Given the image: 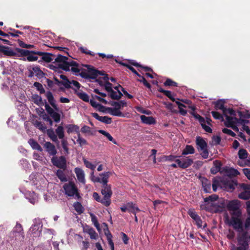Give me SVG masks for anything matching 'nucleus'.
Masks as SVG:
<instances>
[{
	"instance_id": "obj_25",
	"label": "nucleus",
	"mask_w": 250,
	"mask_h": 250,
	"mask_svg": "<svg viewBox=\"0 0 250 250\" xmlns=\"http://www.w3.org/2000/svg\"><path fill=\"white\" fill-rule=\"evenodd\" d=\"M25 197L32 204H35L38 201V196L34 192L29 191L25 194Z\"/></svg>"
},
{
	"instance_id": "obj_62",
	"label": "nucleus",
	"mask_w": 250,
	"mask_h": 250,
	"mask_svg": "<svg viewBox=\"0 0 250 250\" xmlns=\"http://www.w3.org/2000/svg\"><path fill=\"white\" fill-rule=\"evenodd\" d=\"M222 132L224 133L227 134L230 136L234 137V132H233L231 129L224 128L222 129Z\"/></svg>"
},
{
	"instance_id": "obj_41",
	"label": "nucleus",
	"mask_w": 250,
	"mask_h": 250,
	"mask_svg": "<svg viewBox=\"0 0 250 250\" xmlns=\"http://www.w3.org/2000/svg\"><path fill=\"white\" fill-rule=\"evenodd\" d=\"M73 206L75 210L78 214H80L83 212V208L80 202H77L74 203Z\"/></svg>"
},
{
	"instance_id": "obj_2",
	"label": "nucleus",
	"mask_w": 250,
	"mask_h": 250,
	"mask_svg": "<svg viewBox=\"0 0 250 250\" xmlns=\"http://www.w3.org/2000/svg\"><path fill=\"white\" fill-rule=\"evenodd\" d=\"M201 209L209 211L211 212L220 213L224 211V222L229 227L227 237L230 241V250H234V200L226 201L211 203L210 206L205 207L201 205Z\"/></svg>"
},
{
	"instance_id": "obj_42",
	"label": "nucleus",
	"mask_w": 250,
	"mask_h": 250,
	"mask_svg": "<svg viewBox=\"0 0 250 250\" xmlns=\"http://www.w3.org/2000/svg\"><path fill=\"white\" fill-rule=\"evenodd\" d=\"M112 105L115 107L120 109L126 105V103L125 101H120L119 102H114Z\"/></svg>"
},
{
	"instance_id": "obj_40",
	"label": "nucleus",
	"mask_w": 250,
	"mask_h": 250,
	"mask_svg": "<svg viewBox=\"0 0 250 250\" xmlns=\"http://www.w3.org/2000/svg\"><path fill=\"white\" fill-rule=\"evenodd\" d=\"M90 103L92 107L97 109L99 111H103V109L104 108L103 105L98 103L97 102L93 100H90Z\"/></svg>"
},
{
	"instance_id": "obj_5",
	"label": "nucleus",
	"mask_w": 250,
	"mask_h": 250,
	"mask_svg": "<svg viewBox=\"0 0 250 250\" xmlns=\"http://www.w3.org/2000/svg\"><path fill=\"white\" fill-rule=\"evenodd\" d=\"M235 231L238 232V242L239 246L237 250H247L248 248V232L243 228L242 221L235 217Z\"/></svg>"
},
{
	"instance_id": "obj_20",
	"label": "nucleus",
	"mask_w": 250,
	"mask_h": 250,
	"mask_svg": "<svg viewBox=\"0 0 250 250\" xmlns=\"http://www.w3.org/2000/svg\"><path fill=\"white\" fill-rule=\"evenodd\" d=\"M63 86L66 88H71L75 90H77L79 89L81 87V84L79 82L76 81L72 80V81H66L64 83Z\"/></svg>"
},
{
	"instance_id": "obj_52",
	"label": "nucleus",
	"mask_w": 250,
	"mask_h": 250,
	"mask_svg": "<svg viewBox=\"0 0 250 250\" xmlns=\"http://www.w3.org/2000/svg\"><path fill=\"white\" fill-rule=\"evenodd\" d=\"M93 197L96 201L100 202L104 205V202H105L104 201V197L101 199L98 193L97 192H94L93 193Z\"/></svg>"
},
{
	"instance_id": "obj_58",
	"label": "nucleus",
	"mask_w": 250,
	"mask_h": 250,
	"mask_svg": "<svg viewBox=\"0 0 250 250\" xmlns=\"http://www.w3.org/2000/svg\"><path fill=\"white\" fill-rule=\"evenodd\" d=\"M164 85L165 86H177V83L172 81L170 79H167L166 82L164 83Z\"/></svg>"
},
{
	"instance_id": "obj_28",
	"label": "nucleus",
	"mask_w": 250,
	"mask_h": 250,
	"mask_svg": "<svg viewBox=\"0 0 250 250\" xmlns=\"http://www.w3.org/2000/svg\"><path fill=\"white\" fill-rule=\"evenodd\" d=\"M202 183L205 192L206 193H210L211 185L210 181L206 178H203Z\"/></svg>"
},
{
	"instance_id": "obj_15",
	"label": "nucleus",
	"mask_w": 250,
	"mask_h": 250,
	"mask_svg": "<svg viewBox=\"0 0 250 250\" xmlns=\"http://www.w3.org/2000/svg\"><path fill=\"white\" fill-rule=\"evenodd\" d=\"M44 106L46 112L53 119L54 121L57 123H59L60 121V115L57 112V111H55L54 108L51 107L47 103H45Z\"/></svg>"
},
{
	"instance_id": "obj_22",
	"label": "nucleus",
	"mask_w": 250,
	"mask_h": 250,
	"mask_svg": "<svg viewBox=\"0 0 250 250\" xmlns=\"http://www.w3.org/2000/svg\"><path fill=\"white\" fill-rule=\"evenodd\" d=\"M46 98L47 99L48 102L50 105L54 108L55 111H59V108L56 104V101L54 98L52 93L48 91L45 94Z\"/></svg>"
},
{
	"instance_id": "obj_37",
	"label": "nucleus",
	"mask_w": 250,
	"mask_h": 250,
	"mask_svg": "<svg viewBox=\"0 0 250 250\" xmlns=\"http://www.w3.org/2000/svg\"><path fill=\"white\" fill-rule=\"evenodd\" d=\"M83 163H84L85 166L87 168H89L91 170H92V172H94V170L95 168H96V165L93 164L92 163L88 161L84 158H83Z\"/></svg>"
},
{
	"instance_id": "obj_56",
	"label": "nucleus",
	"mask_w": 250,
	"mask_h": 250,
	"mask_svg": "<svg viewBox=\"0 0 250 250\" xmlns=\"http://www.w3.org/2000/svg\"><path fill=\"white\" fill-rule=\"evenodd\" d=\"M211 114L215 119L221 120V121L224 120L223 115L216 111H212Z\"/></svg>"
},
{
	"instance_id": "obj_60",
	"label": "nucleus",
	"mask_w": 250,
	"mask_h": 250,
	"mask_svg": "<svg viewBox=\"0 0 250 250\" xmlns=\"http://www.w3.org/2000/svg\"><path fill=\"white\" fill-rule=\"evenodd\" d=\"M79 49L82 52L86 54H89L92 56H93L95 54L93 52L88 50V49L84 47H80L79 48Z\"/></svg>"
},
{
	"instance_id": "obj_12",
	"label": "nucleus",
	"mask_w": 250,
	"mask_h": 250,
	"mask_svg": "<svg viewBox=\"0 0 250 250\" xmlns=\"http://www.w3.org/2000/svg\"><path fill=\"white\" fill-rule=\"evenodd\" d=\"M249 123V121L247 119H238L235 117V132H238V126H242L241 131H245L250 136V129L246 125Z\"/></svg>"
},
{
	"instance_id": "obj_3",
	"label": "nucleus",
	"mask_w": 250,
	"mask_h": 250,
	"mask_svg": "<svg viewBox=\"0 0 250 250\" xmlns=\"http://www.w3.org/2000/svg\"><path fill=\"white\" fill-rule=\"evenodd\" d=\"M221 163L215 160L213 162V167L211 169L212 174L220 172L222 177L217 176L212 180V187L215 192L218 188L232 192L234 189V168L225 166L221 167Z\"/></svg>"
},
{
	"instance_id": "obj_30",
	"label": "nucleus",
	"mask_w": 250,
	"mask_h": 250,
	"mask_svg": "<svg viewBox=\"0 0 250 250\" xmlns=\"http://www.w3.org/2000/svg\"><path fill=\"white\" fill-rule=\"evenodd\" d=\"M236 113L239 115L240 118L239 119H247L250 118V112L247 110H244L243 111L236 110L235 109V114Z\"/></svg>"
},
{
	"instance_id": "obj_50",
	"label": "nucleus",
	"mask_w": 250,
	"mask_h": 250,
	"mask_svg": "<svg viewBox=\"0 0 250 250\" xmlns=\"http://www.w3.org/2000/svg\"><path fill=\"white\" fill-rule=\"evenodd\" d=\"M78 95L79 97L83 100L84 102H89V96L85 92H79L78 93Z\"/></svg>"
},
{
	"instance_id": "obj_7",
	"label": "nucleus",
	"mask_w": 250,
	"mask_h": 250,
	"mask_svg": "<svg viewBox=\"0 0 250 250\" xmlns=\"http://www.w3.org/2000/svg\"><path fill=\"white\" fill-rule=\"evenodd\" d=\"M64 193L69 197H72L74 199L79 200L81 196L79 190L73 182H69L65 183L63 186Z\"/></svg>"
},
{
	"instance_id": "obj_53",
	"label": "nucleus",
	"mask_w": 250,
	"mask_h": 250,
	"mask_svg": "<svg viewBox=\"0 0 250 250\" xmlns=\"http://www.w3.org/2000/svg\"><path fill=\"white\" fill-rule=\"evenodd\" d=\"M0 51L5 53L6 54L11 55L13 52L9 49V47L0 45Z\"/></svg>"
},
{
	"instance_id": "obj_21",
	"label": "nucleus",
	"mask_w": 250,
	"mask_h": 250,
	"mask_svg": "<svg viewBox=\"0 0 250 250\" xmlns=\"http://www.w3.org/2000/svg\"><path fill=\"white\" fill-rule=\"evenodd\" d=\"M74 172L76 173L78 181L80 183L85 184V179L84 171L80 167H76L74 169Z\"/></svg>"
},
{
	"instance_id": "obj_29",
	"label": "nucleus",
	"mask_w": 250,
	"mask_h": 250,
	"mask_svg": "<svg viewBox=\"0 0 250 250\" xmlns=\"http://www.w3.org/2000/svg\"><path fill=\"white\" fill-rule=\"evenodd\" d=\"M195 152V149L191 145H186L182 151V156L193 154Z\"/></svg>"
},
{
	"instance_id": "obj_54",
	"label": "nucleus",
	"mask_w": 250,
	"mask_h": 250,
	"mask_svg": "<svg viewBox=\"0 0 250 250\" xmlns=\"http://www.w3.org/2000/svg\"><path fill=\"white\" fill-rule=\"evenodd\" d=\"M87 232L90 235V238L92 239H96L97 237V234L95 231L92 228L89 229L87 230Z\"/></svg>"
},
{
	"instance_id": "obj_59",
	"label": "nucleus",
	"mask_w": 250,
	"mask_h": 250,
	"mask_svg": "<svg viewBox=\"0 0 250 250\" xmlns=\"http://www.w3.org/2000/svg\"><path fill=\"white\" fill-rule=\"evenodd\" d=\"M33 228L35 227H42V224L41 220L39 218H35L33 220V224L32 225Z\"/></svg>"
},
{
	"instance_id": "obj_38",
	"label": "nucleus",
	"mask_w": 250,
	"mask_h": 250,
	"mask_svg": "<svg viewBox=\"0 0 250 250\" xmlns=\"http://www.w3.org/2000/svg\"><path fill=\"white\" fill-rule=\"evenodd\" d=\"M56 175L62 182H65L67 181V178L63 171L62 170H57L56 172Z\"/></svg>"
},
{
	"instance_id": "obj_35",
	"label": "nucleus",
	"mask_w": 250,
	"mask_h": 250,
	"mask_svg": "<svg viewBox=\"0 0 250 250\" xmlns=\"http://www.w3.org/2000/svg\"><path fill=\"white\" fill-rule=\"evenodd\" d=\"M55 132L57 134V136L61 140L64 139V128L62 125H59L55 130Z\"/></svg>"
},
{
	"instance_id": "obj_43",
	"label": "nucleus",
	"mask_w": 250,
	"mask_h": 250,
	"mask_svg": "<svg viewBox=\"0 0 250 250\" xmlns=\"http://www.w3.org/2000/svg\"><path fill=\"white\" fill-rule=\"evenodd\" d=\"M34 103L39 105L42 104V97L37 95H33L32 97Z\"/></svg>"
},
{
	"instance_id": "obj_27",
	"label": "nucleus",
	"mask_w": 250,
	"mask_h": 250,
	"mask_svg": "<svg viewBox=\"0 0 250 250\" xmlns=\"http://www.w3.org/2000/svg\"><path fill=\"white\" fill-rule=\"evenodd\" d=\"M107 112L110 115L118 117H125L124 114L120 111V109L115 107H108Z\"/></svg>"
},
{
	"instance_id": "obj_1",
	"label": "nucleus",
	"mask_w": 250,
	"mask_h": 250,
	"mask_svg": "<svg viewBox=\"0 0 250 250\" xmlns=\"http://www.w3.org/2000/svg\"><path fill=\"white\" fill-rule=\"evenodd\" d=\"M42 59L47 62L55 63L58 68L66 71H71L75 75L82 78H94L97 73L95 70H89V66L81 65L62 55H58L56 57L50 53H46L42 55Z\"/></svg>"
},
{
	"instance_id": "obj_8",
	"label": "nucleus",
	"mask_w": 250,
	"mask_h": 250,
	"mask_svg": "<svg viewBox=\"0 0 250 250\" xmlns=\"http://www.w3.org/2000/svg\"><path fill=\"white\" fill-rule=\"evenodd\" d=\"M11 237L18 241H22L24 238L23 230L21 225L17 222L11 233Z\"/></svg>"
},
{
	"instance_id": "obj_63",
	"label": "nucleus",
	"mask_w": 250,
	"mask_h": 250,
	"mask_svg": "<svg viewBox=\"0 0 250 250\" xmlns=\"http://www.w3.org/2000/svg\"><path fill=\"white\" fill-rule=\"evenodd\" d=\"M202 127L208 133H211L212 132V129L209 126V125H208L206 124H205V121H204V123H203L202 124H201Z\"/></svg>"
},
{
	"instance_id": "obj_49",
	"label": "nucleus",
	"mask_w": 250,
	"mask_h": 250,
	"mask_svg": "<svg viewBox=\"0 0 250 250\" xmlns=\"http://www.w3.org/2000/svg\"><path fill=\"white\" fill-rule=\"evenodd\" d=\"M82 133L85 134L86 135H92L90 127L87 125H84L81 129Z\"/></svg>"
},
{
	"instance_id": "obj_44",
	"label": "nucleus",
	"mask_w": 250,
	"mask_h": 250,
	"mask_svg": "<svg viewBox=\"0 0 250 250\" xmlns=\"http://www.w3.org/2000/svg\"><path fill=\"white\" fill-rule=\"evenodd\" d=\"M89 214L91 219V221L92 222L93 224L98 229H99L100 225L98 223L97 217L92 213H90Z\"/></svg>"
},
{
	"instance_id": "obj_32",
	"label": "nucleus",
	"mask_w": 250,
	"mask_h": 250,
	"mask_svg": "<svg viewBox=\"0 0 250 250\" xmlns=\"http://www.w3.org/2000/svg\"><path fill=\"white\" fill-rule=\"evenodd\" d=\"M28 143L33 149H36L39 151H42V148L41 146L34 139H30L28 140Z\"/></svg>"
},
{
	"instance_id": "obj_48",
	"label": "nucleus",
	"mask_w": 250,
	"mask_h": 250,
	"mask_svg": "<svg viewBox=\"0 0 250 250\" xmlns=\"http://www.w3.org/2000/svg\"><path fill=\"white\" fill-rule=\"evenodd\" d=\"M179 156H174L172 155H170L168 156H164L163 158L166 161H170L173 162L175 161L176 162V160L178 159Z\"/></svg>"
},
{
	"instance_id": "obj_33",
	"label": "nucleus",
	"mask_w": 250,
	"mask_h": 250,
	"mask_svg": "<svg viewBox=\"0 0 250 250\" xmlns=\"http://www.w3.org/2000/svg\"><path fill=\"white\" fill-rule=\"evenodd\" d=\"M127 207V211L136 215L137 211H140V209L135 206L132 202H128L126 204Z\"/></svg>"
},
{
	"instance_id": "obj_46",
	"label": "nucleus",
	"mask_w": 250,
	"mask_h": 250,
	"mask_svg": "<svg viewBox=\"0 0 250 250\" xmlns=\"http://www.w3.org/2000/svg\"><path fill=\"white\" fill-rule=\"evenodd\" d=\"M238 156L240 159H245L247 158L248 156V152L246 149H241L238 152Z\"/></svg>"
},
{
	"instance_id": "obj_57",
	"label": "nucleus",
	"mask_w": 250,
	"mask_h": 250,
	"mask_svg": "<svg viewBox=\"0 0 250 250\" xmlns=\"http://www.w3.org/2000/svg\"><path fill=\"white\" fill-rule=\"evenodd\" d=\"M9 30L13 31V32H9L10 36L14 37H17L19 36V34H22V33L20 31L16 30L14 29L9 28Z\"/></svg>"
},
{
	"instance_id": "obj_24",
	"label": "nucleus",
	"mask_w": 250,
	"mask_h": 250,
	"mask_svg": "<svg viewBox=\"0 0 250 250\" xmlns=\"http://www.w3.org/2000/svg\"><path fill=\"white\" fill-rule=\"evenodd\" d=\"M218 196L214 194L204 199V202L201 205H205V207L210 206L211 203H216Z\"/></svg>"
},
{
	"instance_id": "obj_17",
	"label": "nucleus",
	"mask_w": 250,
	"mask_h": 250,
	"mask_svg": "<svg viewBox=\"0 0 250 250\" xmlns=\"http://www.w3.org/2000/svg\"><path fill=\"white\" fill-rule=\"evenodd\" d=\"M114 89H113L109 93V95L112 99L119 100L123 96V94L121 92L120 90H122L123 87L119 85L117 86L114 87Z\"/></svg>"
},
{
	"instance_id": "obj_36",
	"label": "nucleus",
	"mask_w": 250,
	"mask_h": 250,
	"mask_svg": "<svg viewBox=\"0 0 250 250\" xmlns=\"http://www.w3.org/2000/svg\"><path fill=\"white\" fill-rule=\"evenodd\" d=\"M99 132L105 136L108 140L113 142L114 144H117V142L108 132L103 130H99Z\"/></svg>"
},
{
	"instance_id": "obj_10",
	"label": "nucleus",
	"mask_w": 250,
	"mask_h": 250,
	"mask_svg": "<svg viewBox=\"0 0 250 250\" xmlns=\"http://www.w3.org/2000/svg\"><path fill=\"white\" fill-rule=\"evenodd\" d=\"M87 66H89L88 67V70H95L97 73H96V76L94 78H84L85 79H96L98 76L99 75H103V79L105 81V83L104 84V87L105 90L109 92V93L113 90L112 89V84L109 82H108V80L109 79L108 77H107V75L106 74H104L102 72L99 71L98 70H95L94 69L93 67H92L91 65H86Z\"/></svg>"
},
{
	"instance_id": "obj_14",
	"label": "nucleus",
	"mask_w": 250,
	"mask_h": 250,
	"mask_svg": "<svg viewBox=\"0 0 250 250\" xmlns=\"http://www.w3.org/2000/svg\"><path fill=\"white\" fill-rule=\"evenodd\" d=\"M28 70L29 72L28 76L30 78L35 76L38 78L41 79L44 76L43 72L37 66L30 67L28 68Z\"/></svg>"
},
{
	"instance_id": "obj_26",
	"label": "nucleus",
	"mask_w": 250,
	"mask_h": 250,
	"mask_svg": "<svg viewBox=\"0 0 250 250\" xmlns=\"http://www.w3.org/2000/svg\"><path fill=\"white\" fill-rule=\"evenodd\" d=\"M141 122L147 125H154L156 123V121L154 118L152 116H146L141 115L140 116Z\"/></svg>"
},
{
	"instance_id": "obj_16",
	"label": "nucleus",
	"mask_w": 250,
	"mask_h": 250,
	"mask_svg": "<svg viewBox=\"0 0 250 250\" xmlns=\"http://www.w3.org/2000/svg\"><path fill=\"white\" fill-rule=\"evenodd\" d=\"M188 214L196 222V224L199 228H202L203 221L201 217L197 214L193 209L190 208L188 210Z\"/></svg>"
},
{
	"instance_id": "obj_23",
	"label": "nucleus",
	"mask_w": 250,
	"mask_h": 250,
	"mask_svg": "<svg viewBox=\"0 0 250 250\" xmlns=\"http://www.w3.org/2000/svg\"><path fill=\"white\" fill-rule=\"evenodd\" d=\"M92 115L94 118L102 123L106 124H110L112 123V119L107 116H100L97 113H93Z\"/></svg>"
},
{
	"instance_id": "obj_9",
	"label": "nucleus",
	"mask_w": 250,
	"mask_h": 250,
	"mask_svg": "<svg viewBox=\"0 0 250 250\" xmlns=\"http://www.w3.org/2000/svg\"><path fill=\"white\" fill-rule=\"evenodd\" d=\"M196 144L197 146V148L200 151H202L200 154L204 159H207L208 156V150L207 144L205 141L201 137L198 136L196 138Z\"/></svg>"
},
{
	"instance_id": "obj_64",
	"label": "nucleus",
	"mask_w": 250,
	"mask_h": 250,
	"mask_svg": "<svg viewBox=\"0 0 250 250\" xmlns=\"http://www.w3.org/2000/svg\"><path fill=\"white\" fill-rule=\"evenodd\" d=\"M19 45L22 48H31L34 47L33 45L32 44H27L23 42L22 41H19Z\"/></svg>"
},
{
	"instance_id": "obj_51",
	"label": "nucleus",
	"mask_w": 250,
	"mask_h": 250,
	"mask_svg": "<svg viewBox=\"0 0 250 250\" xmlns=\"http://www.w3.org/2000/svg\"><path fill=\"white\" fill-rule=\"evenodd\" d=\"M34 86L36 87L37 89L40 92V93L43 94L45 93V90L41 83L38 82H35Z\"/></svg>"
},
{
	"instance_id": "obj_47",
	"label": "nucleus",
	"mask_w": 250,
	"mask_h": 250,
	"mask_svg": "<svg viewBox=\"0 0 250 250\" xmlns=\"http://www.w3.org/2000/svg\"><path fill=\"white\" fill-rule=\"evenodd\" d=\"M62 146L66 154H69V149L68 147V143L66 139L61 140Z\"/></svg>"
},
{
	"instance_id": "obj_55",
	"label": "nucleus",
	"mask_w": 250,
	"mask_h": 250,
	"mask_svg": "<svg viewBox=\"0 0 250 250\" xmlns=\"http://www.w3.org/2000/svg\"><path fill=\"white\" fill-rule=\"evenodd\" d=\"M115 61L116 62L120 63V64H121L122 65H123L125 66H126L127 68H128L130 70H131L132 71V72L135 75L136 74H137V72L135 70V69L133 67L130 66V65L126 64L125 63L119 62L117 60H115Z\"/></svg>"
},
{
	"instance_id": "obj_19",
	"label": "nucleus",
	"mask_w": 250,
	"mask_h": 250,
	"mask_svg": "<svg viewBox=\"0 0 250 250\" xmlns=\"http://www.w3.org/2000/svg\"><path fill=\"white\" fill-rule=\"evenodd\" d=\"M43 147L49 156H52L53 157L56 155L57 151L55 148V146L50 142H45L43 145Z\"/></svg>"
},
{
	"instance_id": "obj_34",
	"label": "nucleus",
	"mask_w": 250,
	"mask_h": 250,
	"mask_svg": "<svg viewBox=\"0 0 250 250\" xmlns=\"http://www.w3.org/2000/svg\"><path fill=\"white\" fill-rule=\"evenodd\" d=\"M67 129V131L68 133H70L73 132H75L77 133V135L80 133L79 126L75 125H68L66 126Z\"/></svg>"
},
{
	"instance_id": "obj_13",
	"label": "nucleus",
	"mask_w": 250,
	"mask_h": 250,
	"mask_svg": "<svg viewBox=\"0 0 250 250\" xmlns=\"http://www.w3.org/2000/svg\"><path fill=\"white\" fill-rule=\"evenodd\" d=\"M52 164L60 168L65 169L66 167V160L64 156L57 157L56 155L51 159Z\"/></svg>"
},
{
	"instance_id": "obj_45",
	"label": "nucleus",
	"mask_w": 250,
	"mask_h": 250,
	"mask_svg": "<svg viewBox=\"0 0 250 250\" xmlns=\"http://www.w3.org/2000/svg\"><path fill=\"white\" fill-rule=\"evenodd\" d=\"M77 143L80 146H82L83 145L87 144V141L85 139L81 137L80 133L78 135V138L77 139Z\"/></svg>"
},
{
	"instance_id": "obj_6",
	"label": "nucleus",
	"mask_w": 250,
	"mask_h": 250,
	"mask_svg": "<svg viewBox=\"0 0 250 250\" xmlns=\"http://www.w3.org/2000/svg\"><path fill=\"white\" fill-rule=\"evenodd\" d=\"M224 101L222 100L217 101L215 103L216 109L221 110L226 118L224 122L225 126L234 130V110L232 108H226L224 105Z\"/></svg>"
},
{
	"instance_id": "obj_39",
	"label": "nucleus",
	"mask_w": 250,
	"mask_h": 250,
	"mask_svg": "<svg viewBox=\"0 0 250 250\" xmlns=\"http://www.w3.org/2000/svg\"><path fill=\"white\" fill-rule=\"evenodd\" d=\"M33 124L36 127L38 128L42 132H45L46 127L41 122L36 120L34 122Z\"/></svg>"
},
{
	"instance_id": "obj_61",
	"label": "nucleus",
	"mask_w": 250,
	"mask_h": 250,
	"mask_svg": "<svg viewBox=\"0 0 250 250\" xmlns=\"http://www.w3.org/2000/svg\"><path fill=\"white\" fill-rule=\"evenodd\" d=\"M16 50L18 53H20L21 55L27 56L29 54V51L21 48H17Z\"/></svg>"
},
{
	"instance_id": "obj_11",
	"label": "nucleus",
	"mask_w": 250,
	"mask_h": 250,
	"mask_svg": "<svg viewBox=\"0 0 250 250\" xmlns=\"http://www.w3.org/2000/svg\"><path fill=\"white\" fill-rule=\"evenodd\" d=\"M178 159L176 160L178 166L185 169L190 167L193 163V160L189 156H179Z\"/></svg>"
},
{
	"instance_id": "obj_31",
	"label": "nucleus",
	"mask_w": 250,
	"mask_h": 250,
	"mask_svg": "<svg viewBox=\"0 0 250 250\" xmlns=\"http://www.w3.org/2000/svg\"><path fill=\"white\" fill-rule=\"evenodd\" d=\"M46 133L50 139L53 142L57 144L59 143V141L57 138V135L55 134L52 128H50L46 130Z\"/></svg>"
},
{
	"instance_id": "obj_4",
	"label": "nucleus",
	"mask_w": 250,
	"mask_h": 250,
	"mask_svg": "<svg viewBox=\"0 0 250 250\" xmlns=\"http://www.w3.org/2000/svg\"><path fill=\"white\" fill-rule=\"evenodd\" d=\"M112 174L110 171L104 172L99 174V176H95L94 172H91L90 174V179L94 183H100L103 185V189L101 192L104 197V205L109 206L111 204V197L112 194L111 186L107 184L108 179Z\"/></svg>"
},
{
	"instance_id": "obj_18",
	"label": "nucleus",
	"mask_w": 250,
	"mask_h": 250,
	"mask_svg": "<svg viewBox=\"0 0 250 250\" xmlns=\"http://www.w3.org/2000/svg\"><path fill=\"white\" fill-rule=\"evenodd\" d=\"M242 187L244 191L240 193L238 197L241 199L248 200L250 198V185L243 184Z\"/></svg>"
}]
</instances>
